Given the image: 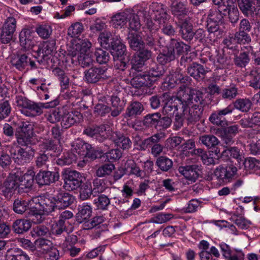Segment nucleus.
Masks as SVG:
<instances>
[{
  "instance_id": "nucleus-15",
  "label": "nucleus",
  "mask_w": 260,
  "mask_h": 260,
  "mask_svg": "<svg viewBox=\"0 0 260 260\" xmlns=\"http://www.w3.org/2000/svg\"><path fill=\"white\" fill-rule=\"evenodd\" d=\"M141 69H136L135 72H132V68L129 72V78L126 79V81L130 82L131 85L135 88L151 85V81L152 79H147L146 74L142 72Z\"/></svg>"
},
{
  "instance_id": "nucleus-3",
  "label": "nucleus",
  "mask_w": 260,
  "mask_h": 260,
  "mask_svg": "<svg viewBox=\"0 0 260 260\" xmlns=\"http://www.w3.org/2000/svg\"><path fill=\"white\" fill-rule=\"evenodd\" d=\"M43 198L42 196L32 198L30 200L26 201L23 200L16 199L13 204V210L17 214H23L28 210V217L32 222L35 224L42 222L45 217L44 213L42 203L35 202L36 199Z\"/></svg>"
},
{
  "instance_id": "nucleus-6",
  "label": "nucleus",
  "mask_w": 260,
  "mask_h": 260,
  "mask_svg": "<svg viewBox=\"0 0 260 260\" xmlns=\"http://www.w3.org/2000/svg\"><path fill=\"white\" fill-rule=\"evenodd\" d=\"M131 47L138 51L131 59L132 72H135L136 69H142L145 62L151 57V52L145 48V44L139 35L130 33L128 38Z\"/></svg>"
},
{
  "instance_id": "nucleus-56",
  "label": "nucleus",
  "mask_w": 260,
  "mask_h": 260,
  "mask_svg": "<svg viewBox=\"0 0 260 260\" xmlns=\"http://www.w3.org/2000/svg\"><path fill=\"white\" fill-rule=\"evenodd\" d=\"M125 169L131 173L136 175L137 176H142V171L136 166L134 161L130 159L127 161L125 165Z\"/></svg>"
},
{
  "instance_id": "nucleus-37",
  "label": "nucleus",
  "mask_w": 260,
  "mask_h": 260,
  "mask_svg": "<svg viewBox=\"0 0 260 260\" xmlns=\"http://www.w3.org/2000/svg\"><path fill=\"white\" fill-rule=\"evenodd\" d=\"M171 10L173 14L179 19L182 18L187 12L185 5L181 2H174L172 4Z\"/></svg>"
},
{
  "instance_id": "nucleus-21",
  "label": "nucleus",
  "mask_w": 260,
  "mask_h": 260,
  "mask_svg": "<svg viewBox=\"0 0 260 260\" xmlns=\"http://www.w3.org/2000/svg\"><path fill=\"white\" fill-rule=\"evenodd\" d=\"M223 16L219 11H212L209 15L207 23L208 31L211 33L215 32L220 28V26L222 24Z\"/></svg>"
},
{
  "instance_id": "nucleus-48",
  "label": "nucleus",
  "mask_w": 260,
  "mask_h": 260,
  "mask_svg": "<svg viewBox=\"0 0 260 260\" xmlns=\"http://www.w3.org/2000/svg\"><path fill=\"white\" fill-rule=\"evenodd\" d=\"M36 31L41 38L46 39L51 35L52 33V28L49 25L44 24L38 26Z\"/></svg>"
},
{
  "instance_id": "nucleus-19",
  "label": "nucleus",
  "mask_w": 260,
  "mask_h": 260,
  "mask_svg": "<svg viewBox=\"0 0 260 260\" xmlns=\"http://www.w3.org/2000/svg\"><path fill=\"white\" fill-rule=\"evenodd\" d=\"M131 17L132 13L127 10L117 13L111 17V25L113 27L116 29L124 28L126 26L128 19Z\"/></svg>"
},
{
  "instance_id": "nucleus-9",
  "label": "nucleus",
  "mask_w": 260,
  "mask_h": 260,
  "mask_svg": "<svg viewBox=\"0 0 260 260\" xmlns=\"http://www.w3.org/2000/svg\"><path fill=\"white\" fill-rule=\"evenodd\" d=\"M229 154L237 160L239 168L243 166L246 170L260 169V161L253 157L245 158L243 153L239 151L238 147H226L222 155L229 156Z\"/></svg>"
},
{
  "instance_id": "nucleus-23",
  "label": "nucleus",
  "mask_w": 260,
  "mask_h": 260,
  "mask_svg": "<svg viewBox=\"0 0 260 260\" xmlns=\"http://www.w3.org/2000/svg\"><path fill=\"white\" fill-rule=\"evenodd\" d=\"M178 26L180 28V32L183 39L189 40L192 39L194 32L192 30V25L190 22V19L187 18L184 19L179 18Z\"/></svg>"
},
{
  "instance_id": "nucleus-32",
  "label": "nucleus",
  "mask_w": 260,
  "mask_h": 260,
  "mask_svg": "<svg viewBox=\"0 0 260 260\" xmlns=\"http://www.w3.org/2000/svg\"><path fill=\"white\" fill-rule=\"evenodd\" d=\"M31 31L29 29L24 28L19 34V41L21 45L25 49L32 48L31 42Z\"/></svg>"
},
{
  "instance_id": "nucleus-13",
  "label": "nucleus",
  "mask_w": 260,
  "mask_h": 260,
  "mask_svg": "<svg viewBox=\"0 0 260 260\" xmlns=\"http://www.w3.org/2000/svg\"><path fill=\"white\" fill-rule=\"evenodd\" d=\"M237 169L232 165L225 167L219 166L214 172V174L217 181L220 183H227L232 181L236 175Z\"/></svg>"
},
{
  "instance_id": "nucleus-20",
  "label": "nucleus",
  "mask_w": 260,
  "mask_h": 260,
  "mask_svg": "<svg viewBox=\"0 0 260 260\" xmlns=\"http://www.w3.org/2000/svg\"><path fill=\"white\" fill-rule=\"evenodd\" d=\"M62 112L63 115L62 117L61 125L65 128L79 122L81 118V115L78 111H69L66 109L62 108Z\"/></svg>"
},
{
  "instance_id": "nucleus-64",
  "label": "nucleus",
  "mask_w": 260,
  "mask_h": 260,
  "mask_svg": "<svg viewBox=\"0 0 260 260\" xmlns=\"http://www.w3.org/2000/svg\"><path fill=\"white\" fill-rule=\"evenodd\" d=\"M43 256L47 260H57L59 257V252L56 248L52 247Z\"/></svg>"
},
{
  "instance_id": "nucleus-16",
  "label": "nucleus",
  "mask_w": 260,
  "mask_h": 260,
  "mask_svg": "<svg viewBox=\"0 0 260 260\" xmlns=\"http://www.w3.org/2000/svg\"><path fill=\"white\" fill-rule=\"evenodd\" d=\"M16 20L13 17H9L5 21L1 34L3 43L7 44L11 41L16 30Z\"/></svg>"
},
{
  "instance_id": "nucleus-7",
  "label": "nucleus",
  "mask_w": 260,
  "mask_h": 260,
  "mask_svg": "<svg viewBox=\"0 0 260 260\" xmlns=\"http://www.w3.org/2000/svg\"><path fill=\"white\" fill-rule=\"evenodd\" d=\"M58 104L57 100L46 103H36L25 98L18 96L16 97L15 105L16 108L23 115L26 116L34 117L41 114L43 109L54 107Z\"/></svg>"
},
{
  "instance_id": "nucleus-59",
  "label": "nucleus",
  "mask_w": 260,
  "mask_h": 260,
  "mask_svg": "<svg viewBox=\"0 0 260 260\" xmlns=\"http://www.w3.org/2000/svg\"><path fill=\"white\" fill-rule=\"evenodd\" d=\"M159 119V114L158 113L148 115L145 117L144 124L147 126L154 125L157 127Z\"/></svg>"
},
{
  "instance_id": "nucleus-52",
  "label": "nucleus",
  "mask_w": 260,
  "mask_h": 260,
  "mask_svg": "<svg viewBox=\"0 0 260 260\" xmlns=\"http://www.w3.org/2000/svg\"><path fill=\"white\" fill-rule=\"evenodd\" d=\"M121 147L110 150L106 153V156L109 161H114L119 159L122 156Z\"/></svg>"
},
{
  "instance_id": "nucleus-24",
  "label": "nucleus",
  "mask_w": 260,
  "mask_h": 260,
  "mask_svg": "<svg viewBox=\"0 0 260 260\" xmlns=\"http://www.w3.org/2000/svg\"><path fill=\"white\" fill-rule=\"evenodd\" d=\"M221 251L223 256L228 260H244V254L241 249H235V253L232 255L230 247L225 243L220 244Z\"/></svg>"
},
{
  "instance_id": "nucleus-41",
  "label": "nucleus",
  "mask_w": 260,
  "mask_h": 260,
  "mask_svg": "<svg viewBox=\"0 0 260 260\" xmlns=\"http://www.w3.org/2000/svg\"><path fill=\"white\" fill-rule=\"evenodd\" d=\"M80 199L82 200L88 199L92 193V186L90 182H86L80 186Z\"/></svg>"
},
{
  "instance_id": "nucleus-57",
  "label": "nucleus",
  "mask_w": 260,
  "mask_h": 260,
  "mask_svg": "<svg viewBox=\"0 0 260 260\" xmlns=\"http://www.w3.org/2000/svg\"><path fill=\"white\" fill-rule=\"evenodd\" d=\"M210 121L217 125L224 127L227 125V121L222 118V116L219 114V112L213 113L209 118Z\"/></svg>"
},
{
  "instance_id": "nucleus-34",
  "label": "nucleus",
  "mask_w": 260,
  "mask_h": 260,
  "mask_svg": "<svg viewBox=\"0 0 260 260\" xmlns=\"http://www.w3.org/2000/svg\"><path fill=\"white\" fill-rule=\"evenodd\" d=\"M84 133L88 136L93 138L100 142L103 141L105 138V129L104 126L96 128H86Z\"/></svg>"
},
{
  "instance_id": "nucleus-25",
  "label": "nucleus",
  "mask_w": 260,
  "mask_h": 260,
  "mask_svg": "<svg viewBox=\"0 0 260 260\" xmlns=\"http://www.w3.org/2000/svg\"><path fill=\"white\" fill-rule=\"evenodd\" d=\"M92 208L90 204L84 203L78 207L76 220L79 223L87 222L91 216Z\"/></svg>"
},
{
  "instance_id": "nucleus-50",
  "label": "nucleus",
  "mask_w": 260,
  "mask_h": 260,
  "mask_svg": "<svg viewBox=\"0 0 260 260\" xmlns=\"http://www.w3.org/2000/svg\"><path fill=\"white\" fill-rule=\"evenodd\" d=\"M95 56L96 57V61L100 64L107 63L110 58L109 53L101 48H97L95 50Z\"/></svg>"
},
{
  "instance_id": "nucleus-46",
  "label": "nucleus",
  "mask_w": 260,
  "mask_h": 260,
  "mask_svg": "<svg viewBox=\"0 0 260 260\" xmlns=\"http://www.w3.org/2000/svg\"><path fill=\"white\" fill-rule=\"evenodd\" d=\"M200 142L206 146H216L219 143L217 138L213 135H205L201 137Z\"/></svg>"
},
{
  "instance_id": "nucleus-1",
  "label": "nucleus",
  "mask_w": 260,
  "mask_h": 260,
  "mask_svg": "<svg viewBox=\"0 0 260 260\" xmlns=\"http://www.w3.org/2000/svg\"><path fill=\"white\" fill-rule=\"evenodd\" d=\"M55 44L54 40L43 42L38 48V54L39 55L48 56L55 53V57L58 58V66L63 68L71 66L76 60L83 67L90 66L93 61L89 52L92 44L87 39L74 40L69 51L70 54H65L64 51L56 52Z\"/></svg>"
},
{
  "instance_id": "nucleus-38",
  "label": "nucleus",
  "mask_w": 260,
  "mask_h": 260,
  "mask_svg": "<svg viewBox=\"0 0 260 260\" xmlns=\"http://www.w3.org/2000/svg\"><path fill=\"white\" fill-rule=\"evenodd\" d=\"M128 21L129 28L130 30L128 35H129L130 33H133L135 35H138L141 37L140 34L136 32L140 29L141 27V24L140 23V21L138 16L135 15L134 13H132V17L131 18H129L128 19ZM128 37L129 36H128Z\"/></svg>"
},
{
  "instance_id": "nucleus-8",
  "label": "nucleus",
  "mask_w": 260,
  "mask_h": 260,
  "mask_svg": "<svg viewBox=\"0 0 260 260\" xmlns=\"http://www.w3.org/2000/svg\"><path fill=\"white\" fill-rule=\"evenodd\" d=\"M43 198L36 199L35 202L38 203H41L44 205L43 212L45 216L54 211L56 209L66 208L70 205L74 201V197L68 193H61L56 196V197H47L42 196Z\"/></svg>"
},
{
  "instance_id": "nucleus-44",
  "label": "nucleus",
  "mask_w": 260,
  "mask_h": 260,
  "mask_svg": "<svg viewBox=\"0 0 260 260\" xmlns=\"http://www.w3.org/2000/svg\"><path fill=\"white\" fill-rule=\"evenodd\" d=\"M251 106V101L247 99L237 100L234 103L235 108L243 112H247Z\"/></svg>"
},
{
  "instance_id": "nucleus-10",
  "label": "nucleus",
  "mask_w": 260,
  "mask_h": 260,
  "mask_svg": "<svg viewBox=\"0 0 260 260\" xmlns=\"http://www.w3.org/2000/svg\"><path fill=\"white\" fill-rule=\"evenodd\" d=\"M184 148H186V149L184 150V151H187L191 154L193 153L195 155H200L204 164L207 165H214L217 163L220 157L224 158L231 157L230 154L229 156H223V152H222L221 154L218 147H209V150L205 153H203V149L201 148L197 149H194V147ZM224 150H225L222 152Z\"/></svg>"
},
{
  "instance_id": "nucleus-22",
  "label": "nucleus",
  "mask_w": 260,
  "mask_h": 260,
  "mask_svg": "<svg viewBox=\"0 0 260 260\" xmlns=\"http://www.w3.org/2000/svg\"><path fill=\"white\" fill-rule=\"evenodd\" d=\"M59 173L57 172L40 171L37 174L36 179L40 185H48L58 180Z\"/></svg>"
},
{
  "instance_id": "nucleus-55",
  "label": "nucleus",
  "mask_w": 260,
  "mask_h": 260,
  "mask_svg": "<svg viewBox=\"0 0 260 260\" xmlns=\"http://www.w3.org/2000/svg\"><path fill=\"white\" fill-rule=\"evenodd\" d=\"M158 167L162 171H167L169 170L173 165L172 161L167 157H160L156 161Z\"/></svg>"
},
{
  "instance_id": "nucleus-5",
  "label": "nucleus",
  "mask_w": 260,
  "mask_h": 260,
  "mask_svg": "<svg viewBox=\"0 0 260 260\" xmlns=\"http://www.w3.org/2000/svg\"><path fill=\"white\" fill-rule=\"evenodd\" d=\"M102 152L95 150L93 147H75L72 152L59 158L57 163L59 165H69L78 159H83L78 163V166L83 167L85 166L86 160L85 158L94 159L102 156Z\"/></svg>"
},
{
  "instance_id": "nucleus-54",
  "label": "nucleus",
  "mask_w": 260,
  "mask_h": 260,
  "mask_svg": "<svg viewBox=\"0 0 260 260\" xmlns=\"http://www.w3.org/2000/svg\"><path fill=\"white\" fill-rule=\"evenodd\" d=\"M107 25L106 23L100 18H97L90 26V30L93 33H96L106 29Z\"/></svg>"
},
{
  "instance_id": "nucleus-30",
  "label": "nucleus",
  "mask_w": 260,
  "mask_h": 260,
  "mask_svg": "<svg viewBox=\"0 0 260 260\" xmlns=\"http://www.w3.org/2000/svg\"><path fill=\"white\" fill-rule=\"evenodd\" d=\"M162 137V134H157L152 137L146 139L143 141L138 136L135 138V145H139V146H158L157 143Z\"/></svg>"
},
{
  "instance_id": "nucleus-27",
  "label": "nucleus",
  "mask_w": 260,
  "mask_h": 260,
  "mask_svg": "<svg viewBox=\"0 0 260 260\" xmlns=\"http://www.w3.org/2000/svg\"><path fill=\"white\" fill-rule=\"evenodd\" d=\"M53 246V244L49 240L40 238L35 241L34 253L39 256L44 255L50 250Z\"/></svg>"
},
{
  "instance_id": "nucleus-40",
  "label": "nucleus",
  "mask_w": 260,
  "mask_h": 260,
  "mask_svg": "<svg viewBox=\"0 0 260 260\" xmlns=\"http://www.w3.org/2000/svg\"><path fill=\"white\" fill-rule=\"evenodd\" d=\"M26 127H22L21 128V133L16 134L17 142L22 146H27L29 144V137L30 134H31V132L29 129L26 133Z\"/></svg>"
},
{
  "instance_id": "nucleus-51",
  "label": "nucleus",
  "mask_w": 260,
  "mask_h": 260,
  "mask_svg": "<svg viewBox=\"0 0 260 260\" xmlns=\"http://www.w3.org/2000/svg\"><path fill=\"white\" fill-rule=\"evenodd\" d=\"M94 204L99 209L105 210L109 205L110 200L106 196L102 194L94 200Z\"/></svg>"
},
{
  "instance_id": "nucleus-26",
  "label": "nucleus",
  "mask_w": 260,
  "mask_h": 260,
  "mask_svg": "<svg viewBox=\"0 0 260 260\" xmlns=\"http://www.w3.org/2000/svg\"><path fill=\"white\" fill-rule=\"evenodd\" d=\"M62 150V147H48L44 151L45 153L40 154L37 157L36 160L37 166L41 167L46 164L48 158L47 155L50 154L53 157H58Z\"/></svg>"
},
{
  "instance_id": "nucleus-62",
  "label": "nucleus",
  "mask_w": 260,
  "mask_h": 260,
  "mask_svg": "<svg viewBox=\"0 0 260 260\" xmlns=\"http://www.w3.org/2000/svg\"><path fill=\"white\" fill-rule=\"evenodd\" d=\"M117 138L114 140L115 144L117 146H127L131 144L130 139L125 136L116 134Z\"/></svg>"
},
{
  "instance_id": "nucleus-36",
  "label": "nucleus",
  "mask_w": 260,
  "mask_h": 260,
  "mask_svg": "<svg viewBox=\"0 0 260 260\" xmlns=\"http://www.w3.org/2000/svg\"><path fill=\"white\" fill-rule=\"evenodd\" d=\"M31 226L29 220L19 219L15 221L13 224L14 231L18 234H21L27 231Z\"/></svg>"
},
{
  "instance_id": "nucleus-33",
  "label": "nucleus",
  "mask_w": 260,
  "mask_h": 260,
  "mask_svg": "<svg viewBox=\"0 0 260 260\" xmlns=\"http://www.w3.org/2000/svg\"><path fill=\"white\" fill-rule=\"evenodd\" d=\"M157 19L159 22L160 27H162V31L165 34L168 35L174 34L175 32L174 29L171 25L167 23L168 16L164 11L160 13V16L157 17Z\"/></svg>"
},
{
  "instance_id": "nucleus-17",
  "label": "nucleus",
  "mask_w": 260,
  "mask_h": 260,
  "mask_svg": "<svg viewBox=\"0 0 260 260\" xmlns=\"http://www.w3.org/2000/svg\"><path fill=\"white\" fill-rule=\"evenodd\" d=\"M13 153V158L15 162L22 164L32 158L34 151L31 147H11L10 150Z\"/></svg>"
},
{
  "instance_id": "nucleus-45",
  "label": "nucleus",
  "mask_w": 260,
  "mask_h": 260,
  "mask_svg": "<svg viewBox=\"0 0 260 260\" xmlns=\"http://www.w3.org/2000/svg\"><path fill=\"white\" fill-rule=\"evenodd\" d=\"M115 169V166L112 164H107L100 167L96 172V175L99 177H103L111 174Z\"/></svg>"
},
{
  "instance_id": "nucleus-60",
  "label": "nucleus",
  "mask_w": 260,
  "mask_h": 260,
  "mask_svg": "<svg viewBox=\"0 0 260 260\" xmlns=\"http://www.w3.org/2000/svg\"><path fill=\"white\" fill-rule=\"evenodd\" d=\"M62 113V109L59 110V109H53L49 111L47 116V119L51 123H55L60 119L61 114Z\"/></svg>"
},
{
  "instance_id": "nucleus-11",
  "label": "nucleus",
  "mask_w": 260,
  "mask_h": 260,
  "mask_svg": "<svg viewBox=\"0 0 260 260\" xmlns=\"http://www.w3.org/2000/svg\"><path fill=\"white\" fill-rule=\"evenodd\" d=\"M111 54L113 57L115 67L120 70H124L127 58L125 55V47L121 42L120 37H116L115 43L112 44Z\"/></svg>"
},
{
  "instance_id": "nucleus-61",
  "label": "nucleus",
  "mask_w": 260,
  "mask_h": 260,
  "mask_svg": "<svg viewBox=\"0 0 260 260\" xmlns=\"http://www.w3.org/2000/svg\"><path fill=\"white\" fill-rule=\"evenodd\" d=\"M11 112V107L8 101L0 104V119L7 117Z\"/></svg>"
},
{
  "instance_id": "nucleus-47",
  "label": "nucleus",
  "mask_w": 260,
  "mask_h": 260,
  "mask_svg": "<svg viewBox=\"0 0 260 260\" xmlns=\"http://www.w3.org/2000/svg\"><path fill=\"white\" fill-rule=\"evenodd\" d=\"M143 110L142 105L139 102L132 103L127 108L126 115L132 116L141 114Z\"/></svg>"
},
{
  "instance_id": "nucleus-49",
  "label": "nucleus",
  "mask_w": 260,
  "mask_h": 260,
  "mask_svg": "<svg viewBox=\"0 0 260 260\" xmlns=\"http://www.w3.org/2000/svg\"><path fill=\"white\" fill-rule=\"evenodd\" d=\"M164 73V67L162 65L152 68L148 74H146L147 79H153L151 81V84L156 80V78L162 75Z\"/></svg>"
},
{
  "instance_id": "nucleus-31",
  "label": "nucleus",
  "mask_w": 260,
  "mask_h": 260,
  "mask_svg": "<svg viewBox=\"0 0 260 260\" xmlns=\"http://www.w3.org/2000/svg\"><path fill=\"white\" fill-rule=\"evenodd\" d=\"M171 48L173 47L172 53L176 56H179L184 53L188 52L190 50V46L184 44L182 42H178L176 40H172L171 42Z\"/></svg>"
},
{
  "instance_id": "nucleus-28",
  "label": "nucleus",
  "mask_w": 260,
  "mask_h": 260,
  "mask_svg": "<svg viewBox=\"0 0 260 260\" xmlns=\"http://www.w3.org/2000/svg\"><path fill=\"white\" fill-rule=\"evenodd\" d=\"M178 171L187 180L191 182H195L199 176V174L193 166L180 167L178 168Z\"/></svg>"
},
{
  "instance_id": "nucleus-2",
  "label": "nucleus",
  "mask_w": 260,
  "mask_h": 260,
  "mask_svg": "<svg viewBox=\"0 0 260 260\" xmlns=\"http://www.w3.org/2000/svg\"><path fill=\"white\" fill-rule=\"evenodd\" d=\"M163 105V113L167 116L171 117L177 113L179 109H181L184 115L188 113L190 119L197 120L201 113V109L198 108L202 103V93L196 90H190L184 85L180 87L177 96H171L169 93H164L161 98Z\"/></svg>"
},
{
  "instance_id": "nucleus-53",
  "label": "nucleus",
  "mask_w": 260,
  "mask_h": 260,
  "mask_svg": "<svg viewBox=\"0 0 260 260\" xmlns=\"http://www.w3.org/2000/svg\"><path fill=\"white\" fill-rule=\"evenodd\" d=\"M174 58L175 54L172 53L171 48L167 53H160L157 57V60L162 66V64L173 60Z\"/></svg>"
},
{
  "instance_id": "nucleus-39",
  "label": "nucleus",
  "mask_w": 260,
  "mask_h": 260,
  "mask_svg": "<svg viewBox=\"0 0 260 260\" xmlns=\"http://www.w3.org/2000/svg\"><path fill=\"white\" fill-rule=\"evenodd\" d=\"M239 8L246 15L251 14L254 9L252 0H238Z\"/></svg>"
},
{
  "instance_id": "nucleus-14",
  "label": "nucleus",
  "mask_w": 260,
  "mask_h": 260,
  "mask_svg": "<svg viewBox=\"0 0 260 260\" xmlns=\"http://www.w3.org/2000/svg\"><path fill=\"white\" fill-rule=\"evenodd\" d=\"M65 189L73 191L79 188L83 182V175L76 171H69L66 173L63 177Z\"/></svg>"
},
{
  "instance_id": "nucleus-4",
  "label": "nucleus",
  "mask_w": 260,
  "mask_h": 260,
  "mask_svg": "<svg viewBox=\"0 0 260 260\" xmlns=\"http://www.w3.org/2000/svg\"><path fill=\"white\" fill-rule=\"evenodd\" d=\"M35 173L28 170L23 174L19 169L12 171L4 183L3 191L5 194L11 193L17 188L23 189L31 187L34 182Z\"/></svg>"
},
{
  "instance_id": "nucleus-18",
  "label": "nucleus",
  "mask_w": 260,
  "mask_h": 260,
  "mask_svg": "<svg viewBox=\"0 0 260 260\" xmlns=\"http://www.w3.org/2000/svg\"><path fill=\"white\" fill-rule=\"evenodd\" d=\"M107 69L102 68H91L85 72L84 79L88 83H94L106 79Z\"/></svg>"
},
{
  "instance_id": "nucleus-63",
  "label": "nucleus",
  "mask_w": 260,
  "mask_h": 260,
  "mask_svg": "<svg viewBox=\"0 0 260 260\" xmlns=\"http://www.w3.org/2000/svg\"><path fill=\"white\" fill-rule=\"evenodd\" d=\"M48 232V229L43 226H37L31 231V236L34 238L45 235Z\"/></svg>"
},
{
  "instance_id": "nucleus-58",
  "label": "nucleus",
  "mask_w": 260,
  "mask_h": 260,
  "mask_svg": "<svg viewBox=\"0 0 260 260\" xmlns=\"http://www.w3.org/2000/svg\"><path fill=\"white\" fill-rule=\"evenodd\" d=\"M237 43L240 44H248L251 42V38L246 32L237 31L235 34Z\"/></svg>"
},
{
  "instance_id": "nucleus-35",
  "label": "nucleus",
  "mask_w": 260,
  "mask_h": 260,
  "mask_svg": "<svg viewBox=\"0 0 260 260\" xmlns=\"http://www.w3.org/2000/svg\"><path fill=\"white\" fill-rule=\"evenodd\" d=\"M29 62V58L24 54L15 56L11 60L12 64L20 71L23 70L28 66Z\"/></svg>"
},
{
  "instance_id": "nucleus-12",
  "label": "nucleus",
  "mask_w": 260,
  "mask_h": 260,
  "mask_svg": "<svg viewBox=\"0 0 260 260\" xmlns=\"http://www.w3.org/2000/svg\"><path fill=\"white\" fill-rule=\"evenodd\" d=\"M235 2L236 0H213V3L218 6L220 13L228 15L232 23H236L238 20L239 12Z\"/></svg>"
},
{
  "instance_id": "nucleus-29",
  "label": "nucleus",
  "mask_w": 260,
  "mask_h": 260,
  "mask_svg": "<svg viewBox=\"0 0 260 260\" xmlns=\"http://www.w3.org/2000/svg\"><path fill=\"white\" fill-rule=\"evenodd\" d=\"M116 37H112V34L109 31H104L100 34L98 37V42L101 46L105 48H110L112 47V44L115 43Z\"/></svg>"
},
{
  "instance_id": "nucleus-43",
  "label": "nucleus",
  "mask_w": 260,
  "mask_h": 260,
  "mask_svg": "<svg viewBox=\"0 0 260 260\" xmlns=\"http://www.w3.org/2000/svg\"><path fill=\"white\" fill-rule=\"evenodd\" d=\"M181 75L179 73H175L174 74H171L168 76L164 83V86L168 88H173L178 84V82H180V77Z\"/></svg>"
},
{
  "instance_id": "nucleus-42",
  "label": "nucleus",
  "mask_w": 260,
  "mask_h": 260,
  "mask_svg": "<svg viewBox=\"0 0 260 260\" xmlns=\"http://www.w3.org/2000/svg\"><path fill=\"white\" fill-rule=\"evenodd\" d=\"M84 30V26L80 22L72 24L68 28V34L71 37H77L80 36Z\"/></svg>"
}]
</instances>
